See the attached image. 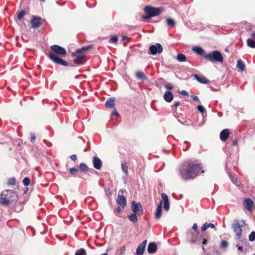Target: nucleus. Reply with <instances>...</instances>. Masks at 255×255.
<instances>
[{"instance_id":"obj_1","label":"nucleus","mask_w":255,"mask_h":255,"mask_svg":"<svg viewBox=\"0 0 255 255\" xmlns=\"http://www.w3.org/2000/svg\"><path fill=\"white\" fill-rule=\"evenodd\" d=\"M201 165L197 161L188 160L184 162L179 167V173L183 180H189L194 179L201 170Z\"/></svg>"},{"instance_id":"obj_2","label":"nucleus","mask_w":255,"mask_h":255,"mask_svg":"<svg viewBox=\"0 0 255 255\" xmlns=\"http://www.w3.org/2000/svg\"><path fill=\"white\" fill-rule=\"evenodd\" d=\"M18 199V193L13 190H3L0 196V205L3 207L13 206Z\"/></svg>"},{"instance_id":"obj_3","label":"nucleus","mask_w":255,"mask_h":255,"mask_svg":"<svg viewBox=\"0 0 255 255\" xmlns=\"http://www.w3.org/2000/svg\"><path fill=\"white\" fill-rule=\"evenodd\" d=\"M50 49L54 52H50L48 55V57L55 63L64 66H68L69 64L67 62L60 58L56 54L66 56L67 51L65 48L58 45H52L50 46Z\"/></svg>"},{"instance_id":"obj_4","label":"nucleus","mask_w":255,"mask_h":255,"mask_svg":"<svg viewBox=\"0 0 255 255\" xmlns=\"http://www.w3.org/2000/svg\"><path fill=\"white\" fill-rule=\"evenodd\" d=\"M204 58L212 63H223L224 61L222 53L218 50H214L207 53Z\"/></svg>"},{"instance_id":"obj_5","label":"nucleus","mask_w":255,"mask_h":255,"mask_svg":"<svg viewBox=\"0 0 255 255\" xmlns=\"http://www.w3.org/2000/svg\"><path fill=\"white\" fill-rule=\"evenodd\" d=\"M144 9L145 12L152 17L159 15L163 10V8L162 7H153L147 5L144 7Z\"/></svg>"},{"instance_id":"obj_6","label":"nucleus","mask_w":255,"mask_h":255,"mask_svg":"<svg viewBox=\"0 0 255 255\" xmlns=\"http://www.w3.org/2000/svg\"><path fill=\"white\" fill-rule=\"evenodd\" d=\"M71 56L75 57V58L73 60V62L77 65H81L85 63V60H84L85 55L83 53H77L76 50L75 53H73L72 54Z\"/></svg>"},{"instance_id":"obj_7","label":"nucleus","mask_w":255,"mask_h":255,"mask_svg":"<svg viewBox=\"0 0 255 255\" xmlns=\"http://www.w3.org/2000/svg\"><path fill=\"white\" fill-rule=\"evenodd\" d=\"M162 51L163 47L162 45L160 43H157L149 46L148 53L150 55H155L161 53Z\"/></svg>"},{"instance_id":"obj_8","label":"nucleus","mask_w":255,"mask_h":255,"mask_svg":"<svg viewBox=\"0 0 255 255\" xmlns=\"http://www.w3.org/2000/svg\"><path fill=\"white\" fill-rule=\"evenodd\" d=\"M131 208L132 213H135L137 216H140L143 214L142 207L139 203L132 201Z\"/></svg>"},{"instance_id":"obj_9","label":"nucleus","mask_w":255,"mask_h":255,"mask_svg":"<svg viewBox=\"0 0 255 255\" xmlns=\"http://www.w3.org/2000/svg\"><path fill=\"white\" fill-rule=\"evenodd\" d=\"M42 18L37 15H32L30 21V24L32 28H36L40 27L41 25Z\"/></svg>"},{"instance_id":"obj_10","label":"nucleus","mask_w":255,"mask_h":255,"mask_svg":"<svg viewBox=\"0 0 255 255\" xmlns=\"http://www.w3.org/2000/svg\"><path fill=\"white\" fill-rule=\"evenodd\" d=\"M161 197L162 199V202L163 204V208L165 211H168L170 208V204L168 200V198L166 194L164 193H161Z\"/></svg>"},{"instance_id":"obj_11","label":"nucleus","mask_w":255,"mask_h":255,"mask_svg":"<svg viewBox=\"0 0 255 255\" xmlns=\"http://www.w3.org/2000/svg\"><path fill=\"white\" fill-rule=\"evenodd\" d=\"M233 230L237 236V239H240L242 236V228L239 223L234 224L233 226Z\"/></svg>"},{"instance_id":"obj_12","label":"nucleus","mask_w":255,"mask_h":255,"mask_svg":"<svg viewBox=\"0 0 255 255\" xmlns=\"http://www.w3.org/2000/svg\"><path fill=\"white\" fill-rule=\"evenodd\" d=\"M93 164L95 169L100 170L102 167V162L98 157L95 156L93 157Z\"/></svg>"},{"instance_id":"obj_13","label":"nucleus","mask_w":255,"mask_h":255,"mask_svg":"<svg viewBox=\"0 0 255 255\" xmlns=\"http://www.w3.org/2000/svg\"><path fill=\"white\" fill-rule=\"evenodd\" d=\"M117 204L124 209L126 206L127 201L126 198L123 195H119L117 200Z\"/></svg>"},{"instance_id":"obj_14","label":"nucleus","mask_w":255,"mask_h":255,"mask_svg":"<svg viewBox=\"0 0 255 255\" xmlns=\"http://www.w3.org/2000/svg\"><path fill=\"white\" fill-rule=\"evenodd\" d=\"M230 135L229 130L227 128L222 130L220 133V138L222 141H226Z\"/></svg>"},{"instance_id":"obj_15","label":"nucleus","mask_w":255,"mask_h":255,"mask_svg":"<svg viewBox=\"0 0 255 255\" xmlns=\"http://www.w3.org/2000/svg\"><path fill=\"white\" fill-rule=\"evenodd\" d=\"M192 50L197 55L202 56L203 58H204L205 55L207 54L202 47L198 46H194L192 48Z\"/></svg>"},{"instance_id":"obj_16","label":"nucleus","mask_w":255,"mask_h":255,"mask_svg":"<svg viewBox=\"0 0 255 255\" xmlns=\"http://www.w3.org/2000/svg\"><path fill=\"white\" fill-rule=\"evenodd\" d=\"M157 250L156 244L154 242L150 243L147 247V252L150 254L156 253Z\"/></svg>"},{"instance_id":"obj_17","label":"nucleus","mask_w":255,"mask_h":255,"mask_svg":"<svg viewBox=\"0 0 255 255\" xmlns=\"http://www.w3.org/2000/svg\"><path fill=\"white\" fill-rule=\"evenodd\" d=\"M162 205H163L162 201H160L159 202V204L157 206V207L155 212V217L156 219H158L161 216Z\"/></svg>"},{"instance_id":"obj_18","label":"nucleus","mask_w":255,"mask_h":255,"mask_svg":"<svg viewBox=\"0 0 255 255\" xmlns=\"http://www.w3.org/2000/svg\"><path fill=\"white\" fill-rule=\"evenodd\" d=\"M195 79L199 83L202 84H208L210 81L204 76H200L197 74H193Z\"/></svg>"},{"instance_id":"obj_19","label":"nucleus","mask_w":255,"mask_h":255,"mask_svg":"<svg viewBox=\"0 0 255 255\" xmlns=\"http://www.w3.org/2000/svg\"><path fill=\"white\" fill-rule=\"evenodd\" d=\"M115 100L116 99L114 97L109 98L105 104V107L107 108H115V105L114 102Z\"/></svg>"},{"instance_id":"obj_20","label":"nucleus","mask_w":255,"mask_h":255,"mask_svg":"<svg viewBox=\"0 0 255 255\" xmlns=\"http://www.w3.org/2000/svg\"><path fill=\"white\" fill-rule=\"evenodd\" d=\"M203 237V236L202 235V237H200V238H198L196 236L192 234L190 237H189V239L192 243H197L199 244L201 243V240Z\"/></svg>"},{"instance_id":"obj_21","label":"nucleus","mask_w":255,"mask_h":255,"mask_svg":"<svg viewBox=\"0 0 255 255\" xmlns=\"http://www.w3.org/2000/svg\"><path fill=\"white\" fill-rule=\"evenodd\" d=\"M135 77L138 80L147 81L148 77L142 71H138L135 73Z\"/></svg>"},{"instance_id":"obj_22","label":"nucleus","mask_w":255,"mask_h":255,"mask_svg":"<svg viewBox=\"0 0 255 255\" xmlns=\"http://www.w3.org/2000/svg\"><path fill=\"white\" fill-rule=\"evenodd\" d=\"M254 204V202L250 198H247L245 201V206L246 208L250 211L251 210Z\"/></svg>"},{"instance_id":"obj_23","label":"nucleus","mask_w":255,"mask_h":255,"mask_svg":"<svg viewBox=\"0 0 255 255\" xmlns=\"http://www.w3.org/2000/svg\"><path fill=\"white\" fill-rule=\"evenodd\" d=\"M237 67L240 69L241 71H243L245 70L246 66L244 62L242 60H239L237 61Z\"/></svg>"},{"instance_id":"obj_24","label":"nucleus","mask_w":255,"mask_h":255,"mask_svg":"<svg viewBox=\"0 0 255 255\" xmlns=\"http://www.w3.org/2000/svg\"><path fill=\"white\" fill-rule=\"evenodd\" d=\"M167 25L170 27H174L176 25L175 21L171 18L166 19Z\"/></svg>"},{"instance_id":"obj_25","label":"nucleus","mask_w":255,"mask_h":255,"mask_svg":"<svg viewBox=\"0 0 255 255\" xmlns=\"http://www.w3.org/2000/svg\"><path fill=\"white\" fill-rule=\"evenodd\" d=\"M92 47H93L92 45H88L87 46H83V47H81V48L77 50V53H82L83 51H87L89 49L92 48Z\"/></svg>"},{"instance_id":"obj_26","label":"nucleus","mask_w":255,"mask_h":255,"mask_svg":"<svg viewBox=\"0 0 255 255\" xmlns=\"http://www.w3.org/2000/svg\"><path fill=\"white\" fill-rule=\"evenodd\" d=\"M144 251L145 248L138 245L137 248L136 249V253L135 255H143Z\"/></svg>"},{"instance_id":"obj_27","label":"nucleus","mask_w":255,"mask_h":255,"mask_svg":"<svg viewBox=\"0 0 255 255\" xmlns=\"http://www.w3.org/2000/svg\"><path fill=\"white\" fill-rule=\"evenodd\" d=\"M137 215L135 213H132L129 216H128V219L133 223H135L137 221Z\"/></svg>"},{"instance_id":"obj_28","label":"nucleus","mask_w":255,"mask_h":255,"mask_svg":"<svg viewBox=\"0 0 255 255\" xmlns=\"http://www.w3.org/2000/svg\"><path fill=\"white\" fill-rule=\"evenodd\" d=\"M176 59L179 62H185L186 61L187 58L185 55L182 53H179L177 55Z\"/></svg>"},{"instance_id":"obj_29","label":"nucleus","mask_w":255,"mask_h":255,"mask_svg":"<svg viewBox=\"0 0 255 255\" xmlns=\"http://www.w3.org/2000/svg\"><path fill=\"white\" fill-rule=\"evenodd\" d=\"M198 111L202 114V116H204V114H206V110L204 107L202 105H198L197 107Z\"/></svg>"},{"instance_id":"obj_30","label":"nucleus","mask_w":255,"mask_h":255,"mask_svg":"<svg viewBox=\"0 0 255 255\" xmlns=\"http://www.w3.org/2000/svg\"><path fill=\"white\" fill-rule=\"evenodd\" d=\"M247 45L249 47L251 48H255V41L251 38H248L247 40Z\"/></svg>"},{"instance_id":"obj_31","label":"nucleus","mask_w":255,"mask_h":255,"mask_svg":"<svg viewBox=\"0 0 255 255\" xmlns=\"http://www.w3.org/2000/svg\"><path fill=\"white\" fill-rule=\"evenodd\" d=\"M229 176L230 178L234 183H235L237 186H239L240 183L238 181L237 178L235 177L234 175H233V174L231 173L230 174Z\"/></svg>"},{"instance_id":"obj_32","label":"nucleus","mask_w":255,"mask_h":255,"mask_svg":"<svg viewBox=\"0 0 255 255\" xmlns=\"http://www.w3.org/2000/svg\"><path fill=\"white\" fill-rule=\"evenodd\" d=\"M88 167L87 165L84 163H80L79 165V169L82 172H85L88 170Z\"/></svg>"},{"instance_id":"obj_33","label":"nucleus","mask_w":255,"mask_h":255,"mask_svg":"<svg viewBox=\"0 0 255 255\" xmlns=\"http://www.w3.org/2000/svg\"><path fill=\"white\" fill-rule=\"evenodd\" d=\"M122 169L123 172L126 174V175L128 174V167L126 163H122Z\"/></svg>"},{"instance_id":"obj_34","label":"nucleus","mask_w":255,"mask_h":255,"mask_svg":"<svg viewBox=\"0 0 255 255\" xmlns=\"http://www.w3.org/2000/svg\"><path fill=\"white\" fill-rule=\"evenodd\" d=\"M75 255H86V252L84 249H80L77 251Z\"/></svg>"},{"instance_id":"obj_35","label":"nucleus","mask_w":255,"mask_h":255,"mask_svg":"<svg viewBox=\"0 0 255 255\" xmlns=\"http://www.w3.org/2000/svg\"><path fill=\"white\" fill-rule=\"evenodd\" d=\"M26 12L24 10H21L17 14V18L19 20L22 19L25 15Z\"/></svg>"},{"instance_id":"obj_36","label":"nucleus","mask_w":255,"mask_h":255,"mask_svg":"<svg viewBox=\"0 0 255 255\" xmlns=\"http://www.w3.org/2000/svg\"><path fill=\"white\" fill-rule=\"evenodd\" d=\"M118 38L117 36L113 35L112 36V37L109 39V42L110 43H116L118 41Z\"/></svg>"},{"instance_id":"obj_37","label":"nucleus","mask_w":255,"mask_h":255,"mask_svg":"<svg viewBox=\"0 0 255 255\" xmlns=\"http://www.w3.org/2000/svg\"><path fill=\"white\" fill-rule=\"evenodd\" d=\"M16 183V179L14 177H11L8 179V184L11 185H14Z\"/></svg>"},{"instance_id":"obj_38","label":"nucleus","mask_w":255,"mask_h":255,"mask_svg":"<svg viewBox=\"0 0 255 255\" xmlns=\"http://www.w3.org/2000/svg\"><path fill=\"white\" fill-rule=\"evenodd\" d=\"M250 241L253 242L255 240V232H252L249 236Z\"/></svg>"},{"instance_id":"obj_39","label":"nucleus","mask_w":255,"mask_h":255,"mask_svg":"<svg viewBox=\"0 0 255 255\" xmlns=\"http://www.w3.org/2000/svg\"><path fill=\"white\" fill-rule=\"evenodd\" d=\"M30 179L28 177H25L23 181H22V182H23V184L24 186H28L30 184Z\"/></svg>"},{"instance_id":"obj_40","label":"nucleus","mask_w":255,"mask_h":255,"mask_svg":"<svg viewBox=\"0 0 255 255\" xmlns=\"http://www.w3.org/2000/svg\"><path fill=\"white\" fill-rule=\"evenodd\" d=\"M228 246V243L226 241L222 240L221 243V248L222 249L226 248Z\"/></svg>"},{"instance_id":"obj_41","label":"nucleus","mask_w":255,"mask_h":255,"mask_svg":"<svg viewBox=\"0 0 255 255\" xmlns=\"http://www.w3.org/2000/svg\"><path fill=\"white\" fill-rule=\"evenodd\" d=\"M119 113L118 112H117L116 109L115 108V107L114 108V111L112 114V117H115L116 119H117L118 117H119Z\"/></svg>"},{"instance_id":"obj_42","label":"nucleus","mask_w":255,"mask_h":255,"mask_svg":"<svg viewBox=\"0 0 255 255\" xmlns=\"http://www.w3.org/2000/svg\"><path fill=\"white\" fill-rule=\"evenodd\" d=\"M126 251V247L124 246L122 247L120 249V255H123Z\"/></svg>"},{"instance_id":"obj_43","label":"nucleus","mask_w":255,"mask_h":255,"mask_svg":"<svg viewBox=\"0 0 255 255\" xmlns=\"http://www.w3.org/2000/svg\"><path fill=\"white\" fill-rule=\"evenodd\" d=\"M174 97H163L164 100L167 102H170L173 99Z\"/></svg>"},{"instance_id":"obj_44","label":"nucleus","mask_w":255,"mask_h":255,"mask_svg":"<svg viewBox=\"0 0 255 255\" xmlns=\"http://www.w3.org/2000/svg\"><path fill=\"white\" fill-rule=\"evenodd\" d=\"M30 135H31L30 141L32 143H33V142H34L35 139H36L35 135L34 133H31Z\"/></svg>"},{"instance_id":"obj_45","label":"nucleus","mask_w":255,"mask_h":255,"mask_svg":"<svg viewBox=\"0 0 255 255\" xmlns=\"http://www.w3.org/2000/svg\"><path fill=\"white\" fill-rule=\"evenodd\" d=\"M78 171V169L76 168L75 167H72V168H70V169H69V172L71 174H74L75 172H77Z\"/></svg>"},{"instance_id":"obj_46","label":"nucleus","mask_w":255,"mask_h":255,"mask_svg":"<svg viewBox=\"0 0 255 255\" xmlns=\"http://www.w3.org/2000/svg\"><path fill=\"white\" fill-rule=\"evenodd\" d=\"M179 93L184 96H189L188 93L185 90H181V91H179Z\"/></svg>"},{"instance_id":"obj_47","label":"nucleus","mask_w":255,"mask_h":255,"mask_svg":"<svg viewBox=\"0 0 255 255\" xmlns=\"http://www.w3.org/2000/svg\"><path fill=\"white\" fill-rule=\"evenodd\" d=\"M208 228V225H207V223H205L203 226L201 227V230L202 231H205V230H206Z\"/></svg>"},{"instance_id":"obj_48","label":"nucleus","mask_w":255,"mask_h":255,"mask_svg":"<svg viewBox=\"0 0 255 255\" xmlns=\"http://www.w3.org/2000/svg\"><path fill=\"white\" fill-rule=\"evenodd\" d=\"M146 243H147V240H144L141 243L139 244V245L141 246L142 247L145 248Z\"/></svg>"},{"instance_id":"obj_49","label":"nucleus","mask_w":255,"mask_h":255,"mask_svg":"<svg viewBox=\"0 0 255 255\" xmlns=\"http://www.w3.org/2000/svg\"><path fill=\"white\" fill-rule=\"evenodd\" d=\"M207 244V240L205 239H203V241L202 242V244H203V246H202V249L205 252V248H204V245H206Z\"/></svg>"},{"instance_id":"obj_50","label":"nucleus","mask_w":255,"mask_h":255,"mask_svg":"<svg viewBox=\"0 0 255 255\" xmlns=\"http://www.w3.org/2000/svg\"><path fill=\"white\" fill-rule=\"evenodd\" d=\"M165 87L166 88L168 89V90H170V89H172L173 87H172V85L171 84V83H168L166 85H165Z\"/></svg>"},{"instance_id":"obj_51","label":"nucleus","mask_w":255,"mask_h":255,"mask_svg":"<svg viewBox=\"0 0 255 255\" xmlns=\"http://www.w3.org/2000/svg\"><path fill=\"white\" fill-rule=\"evenodd\" d=\"M163 96H173L172 93L170 91H167L163 95Z\"/></svg>"},{"instance_id":"obj_52","label":"nucleus","mask_w":255,"mask_h":255,"mask_svg":"<svg viewBox=\"0 0 255 255\" xmlns=\"http://www.w3.org/2000/svg\"><path fill=\"white\" fill-rule=\"evenodd\" d=\"M142 18L143 19L146 20V19H149L150 18H151V17L149 16V15L147 14V15H142Z\"/></svg>"},{"instance_id":"obj_53","label":"nucleus","mask_w":255,"mask_h":255,"mask_svg":"<svg viewBox=\"0 0 255 255\" xmlns=\"http://www.w3.org/2000/svg\"><path fill=\"white\" fill-rule=\"evenodd\" d=\"M70 158L72 160L75 161L77 160V155L76 154H73L71 156Z\"/></svg>"},{"instance_id":"obj_54","label":"nucleus","mask_w":255,"mask_h":255,"mask_svg":"<svg viewBox=\"0 0 255 255\" xmlns=\"http://www.w3.org/2000/svg\"><path fill=\"white\" fill-rule=\"evenodd\" d=\"M179 105H180L179 102H175L174 104L172 106V108H176Z\"/></svg>"},{"instance_id":"obj_55","label":"nucleus","mask_w":255,"mask_h":255,"mask_svg":"<svg viewBox=\"0 0 255 255\" xmlns=\"http://www.w3.org/2000/svg\"><path fill=\"white\" fill-rule=\"evenodd\" d=\"M238 139H235V140H233V142L232 143V145L233 146H236L237 145V143H238Z\"/></svg>"},{"instance_id":"obj_56","label":"nucleus","mask_w":255,"mask_h":255,"mask_svg":"<svg viewBox=\"0 0 255 255\" xmlns=\"http://www.w3.org/2000/svg\"><path fill=\"white\" fill-rule=\"evenodd\" d=\"M208 228L211 227L212 228H215V225L213 224L212 223H207Z\"/></svg>"},{"instance_id":"obj_57","label":"nucleus","mask_w":255,"mask_h":255,"mask_svg":"<svg viewBox=\"0 0 255 255\" xmlns=\"http://www.w3.org/2000/svg\"><path fill=\"white\" fill-rule=\"evenodd\" d=\"M121 206H119L116 210V211L118 212L119 214H120L121 212V209L120 208Z\"/></svg>"},{"instance_id":"obj_58","label":"nucleus","mask_w":255,"mask_h":255,"mask_svg":"<svg viewBox=\"0 0 255 255\" xmlns=\"http://www.w3.org/2000/svg\"><path fill=\"white\" fill-rule=\"evenodd\" d=\"M192 229L194 230H196L197 229V225L196 223H195L193 224V226H192Z\"/></svg>"},{"instance_id":"obj_59","label":"nucleus","mask_w":255,"mask_h":255,"mask_svg":"<svg viewBox=\"0 0 255 255\" xmlns=\"http://www.w3.org/2000/svg\"><path fill=\"white\" fill-rule=\"evenodd\" d=\"M236 247L238 248V249L241 251H242V252H243V247H241V246H239L238 245H236Z\"/></svg>"},{"instance_id":"obj_60","label":"nucleus","mask_w":255,"mask_h":255,"mask_svg":"<svg viewBox=\"0 0 255 255\" xmlns=\"http://www.w3.org/2000/svg\"><path fill=\"white\" fill-rule=\"evenodd\" d=\"M193 100L194 101H198V97H193Z\"/></svg>"},{"instance_id":"obj_61","label":"nucleus","mask_w":255,"mask_h":255,"mask_svg":"<svg viewBox=\"0 0 255 255\" xmlns=\"http://www.w3.org/2000/svg\"><path fill=\"white\" fill-rule=\"evenodd\" d=\"M209 87V88H210L211 90H212V91L215 90V89L214 88V87H213V86H212L211 85H210Z\"/></svg>"},{"instance_id":"obj_62","label":"nucleus","mask_w":255,"mask_h":255,"mask_svg":"<svg viewBox=\"0 0 255 255\" xmlns=\"http://www.w3.org/2000/svg\"><path fill=\"white\" fill-rule=\"evenodd\" d=\"M249 30L250 31V30H252V26L251 25H250L249 26Z\"/></svg>"},{"instance_id":"obj_63","label":"nucleus","mask_w":255,"mask_h":255,"mask_svg":"<svg viewBox=\"0 0 255 255\" xmlns=\"http://www.w3.org/2000/svg\"><path fill=\"white\" fill-rule=\"evenodd\" d=\"M127 38V36H122V41H124V40H125V39Z\"/></svg>"},{"instance_id":"obj_64","label":"nucleus","mask_w":255,"mask_h":255,"mask_svg":"<svg viewBox=\"0 0 255 255\" xmlns=\"http://www.w3.org/2000/svg\"><path fill=\"white\" fill-rule=\"evenodd\" d=\"M252 35H253V36H255V32H253V33L252 34Z\"/></svg>"}]
</instances>
